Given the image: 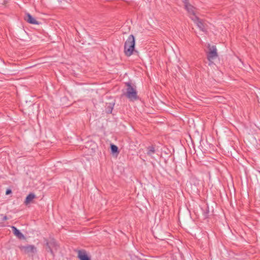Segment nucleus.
Masks as SVG:
<instances>
[{
  "instance_id": "nucleus-1",
  "label": "nucleus",
  "mask_w": 260,
  "mask_h": 260,
  "mask_svg": "<svg viewBox=\"0 0 260 260\" xmlns=\"http://www.w3.org/2000/svg\"><path fill=\"white\" fill-rule=\"evenodd\" d=\"M208 51L207 52V56L209 65L213 63V61L218 57L217 49L215 46H210L208 44Z\"/></svg>"
},
{
  "instance_id": "nucleus-2",
  "label": "nucleus",
  "mask_w": 260,
  "mask_h": 260,
  "mask_svg": "<svg viewBox=\"0 0 260 260\" xmlns=\"http://www.w3.org/2000/svg\"><path fill=\"white\" fill-rule=\"evenodd\" d=\"M127 86L125 96L131 101L136 100L138 99L137 92L135 88L132 86L130 83H126Z\"/></svg>"
},
{
  "instance_id": "nucleus-3",
  "label": "nucleus",
  "mask_w": 260,
  "mask_h": 260,
  "mask_svg": "<svg viewBox=\"0 0 260 260\" xmlns=\"http://www.w3.org/2000/svg\"><path fill=\"white\" fill-rule=\"evenodd\" d=\"M47 250L50 252L53 256H54V251L57 250L58 245L56 242L52 239L46 243Z\"/></svg>"
},
{
  "instance_id": "nucleus-4",
  "label": "nucleus",
  "mask_w": 260,
  "mask_h": 260,
  "mask_svg": "<svg viewBox=\"0 0 260 260\" xmlns=\"http://www.w3.org/2000/svg\"><path fill=\"white\" fill-rule=\"evenodd\" d=\"M19 248L22 251L26 254H34L37 252L36 247L32 245L20 246Z\"/></svg>"
},
{
  "instance_id": "nucleus-5",
  "label": "nucleus",
  "mask_w": 260,
  "mask_h": 260,
  "mask_svg": "<svg viewBox=\"0 0 260 260\" xmlns=\"http://www.w3.org/2000/svg\"><path fill=\"white\" fill-rule=\"evenodd\" d=\"M191 19L194 22V23H196L198 27L202 31H205L206 30L205 24L197 16H193V17H191Z\"/></svg>"
},
{
  "instance_id": "nucleus-6",
  "label": "nucleus",
  "mask_w": 260,
  "mask_h": 260,
  "mask_svg": "<svg viewBox=\"0 0 260 260\" xmlns=\"http://www.w3.org/2000/svg\"><path fill=\"white\" fill-rule=\"evenodd\" d=\"M185 9L188 12L189 17L191 18V17H193V16H196L195 15V8L191 5L190 4H188L187 5H184Z\"/></svg>"
},
{
  "instance_id": "nucleus-7",
  "label": "nucleus",
  "mask_w": 260,
  "mask_h": 260,
  "mask_svg": "<svg viewBox=\"0 0 260 260\" xmlns=\"http://www.w3.org/2000/svg\"><path fill=\"white\" fill-rule=\"evenodd\" d=\"M25 20L28 23L32 24H39V23L29 13H26Z\"/></svg>"
},
{
  "instance_id": "nucleus-8",
  "label": "nucleus",
  "mask_w": 260,
  "mask_h": 260,
  "mask_svg": "<svg viewBox=\"0 0 260 260\" xmlns=\"http://www.w3.org/2000/svg\"><path fill=\"white\" fill-rule=\"evenodd\" d=\"M78 257L80 260H91L85 250H79L78 251Z\"/></svg>"
},
{
  "instance_id": "nucleus-9",
  "label": "nucleus",
  "mask_w": 260,
  "mask_h": 260,
  "mask_svg": "<svg viewBox=\"0 0 260 260\" xmlns=\"http://www.w3.org/2000/svg\"><path fill=\"white\" fill-rule=\"evenodd\" d=\"M12 231L15 236L20 239H24L25 238L24 235L18 230L15 226H11Z\"/></svg>"
},
{
  "instance_id": "nucleus-10",
  "label": "nucleus",
  "mask_w": 260,
  "mask_h": 260,
  "mask_svg": "<svg viewBox=\"0 0 260 260\" xmlns=\"http://www.w3.org/2000/svg\"><path fill=\"white\" fill-rule=\"evenodd\" d=\"M135 45H130L128 46H124V53L126 56H131L134 50Z\"/></svg>"
},
{
  "instance_id": "nucleus-11",
  "label": "nucleus",
  "mask_w": 260,
  "mask_h": 260,
  "mask_svg": "<svg viewBox=\"0 0 260 260\" xmlns=\"http://www.w3.org/2000/svg\"><path fill=\"white\" fill-rule=\"evenodd\" d=\"M130 45H135V37L133 35L129 36L124 44V46Z\"/></svg>"
},
{
  "instance_id": "nucleus-12",
  "label": "nucleus",
  "mask_w": 260,
  "mask_h": 260,
  "mask_svg": "<svg viewBox=\"0 0 260 260\" xmlns=\"http://www.w3.org/2000/svg\"><path fill=\"white\" fill-rule=\"evenodd\" d=\"M36 198V196L35 194L32 193H29L26 198V199L24 201V204L25 205H28L30 204L32 200Z\"/></svg>"
},
{
  "instance_id": "nucleus-13",
  "label": "nucleus",
  "mask_w": 260,
  "mask_h": 260,
  "mask_svg": "<svg viewBox=\"0 0 260 260\" xmlns=\"http://www.w3.org/2000/svg\"><path fill=\"white\" fill-rule=\"evenodd\" d=\"M147 154L148 155L152 157V155L155 152V150L154 147L153 146H149L147 147Z\"/></svg>"
},
{
  "instance_id": "nucleus-14",
  "label": "nucleus",
  "mask_w": 260,
  "mask_h": 260,
  "mask_svg": "<svg viewBox=\"0 0 260 260\" xmlns=\"http://www.w3.org/2000/svg\"><path fill=\"white\" fill-rule=\"evenodd\" d=\"M114 105V104H109L106 108V113H111L113 109Z\"/></svg>"
},
{
  "instance_id": "nucleus-15",
  "label": "nucleus",
  "mask_w": 260,
  "mask_h": 260,
  "mask_svg": "<svg viewBox=\"0 0 260 260\" xmlns=\"http://www.w3.org/2000/svg\"><path fill=\"white\" fill-rule=\"evenodd\" d=\"M111 150L112 153H117L118 152V149L117 146L111 144Z\"/></svg>"
},
{
  "instance_id": "nucleus-16",
  "label": "nucleus",
  "mask_w": 260,
  "mask_h": 260,
  "mask_svg": "<svg viewBox=\"0 0 260 260\" xmlns=\"http://www.w3.org/2000/svg\"><path fill=\"white\" fill-rule=\"evenodd\" d=\"M182 2L184 5L189 4L188 2V0H182Z\"/></svg>"
},
{
  "instance_id": "nucleus-17",
  "label": "nucleus",
  "mask_w": 260,
  "mask_h": 260,
  "mask_svg": "<svg viewBox=\"0 0 260 260\" xmlns=\"http://www.w3.org/2000/svg\"><path fill=\"white\" fill-rule=\"evenodd\" d=\"M11 189H7L6 192V194H9L10 193H11Z\"/></svg>"
},
{
  "instance_id": "nucleus-18",
  "label": "nucleus",
  "mask_w": 260,
  "mask_h": 260,
  "mask_svg": "<svg viewBox=\"0 0 260 260\" xmlns=\"http://www.w3.org/2000/svg\"><path fill=\"white\" fill-rule=\"evenodd\" d=\"M7 219H8V218H7V217L6 216H5L3 217V220H7Z\"/></svg>"
},
{
  "instance_id": "nucleus-19",
  "label": "nucleus",
  "mask_w": 260,
  "mask_h": 260,
  "mask_svg": "<svg viewBox=\"0 0 260 260\" xmlns=\"http://www.w3.org/2000/svg\"><path fill=\"white\" fill-rule=\"evenodd\" d=\"M138 260H146V259H140V258H138Z\"/></svg>"
}]
</instances>
